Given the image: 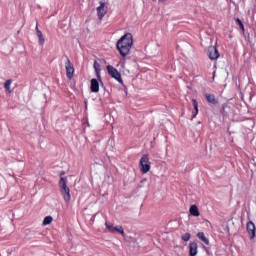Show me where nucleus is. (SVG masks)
<instances>
[{
	"mask_svg": "<svg viewBox=\"0 0 256 256\" xmlns=\"http://www.w3.org/2000/svg\"><path fill=\"white\" fill-rule=\"evenodd\" d=\"M191 239V234L185 233L182 235V241H189Z\"/></svg>",
	"mask_w": 256,
	"mask_h": 256,
	"instance_id": "412c9836",
	"label": "nucleus"
},
{
	"mask_svg": "<svg viewBox=\"0 0 256 256\" xmlns=\"http://www.w3.org/2000/svg\"><path fill=\"white\" fill-rule=\"evenodd\" d=\"M246 227H247L248 234L250 235V239H255V233H256L255 223H253V221H249Z\"/></svg>",
	"mask_w": 256,
	"mask_h": 256,
	"instance_id": "6e6552de",
	"label": "nucleus"
},
{
	"mask_svg": "<svg viewBox=\"0 0 256 256\" xmlns=\"http://www.w3.org/2000/svg\"><path fill=\"white\" fill-rule=\"evenodd\" d=\"M190 214L193 216V217H199L200 213H199V208H197L196 205H192L190 207Z\"/></svg>",
	"mask_w": 256,
	"mask_h": 256,
	"instance_id": "4468645a",
	"label": "nucleus"
},
{
	"mask_svg": "<svg viewBox=\"0 0 256 256\" xmlns=\"http://www.w3.org/2000/svg\"><path fill=\"white\" fill-rule=\"evenodd\" d=\"M100 68H101V65L99 64V62L95 61V62H94V69H95V71H96V74H97L98 79L101 77V76L99 75V73H100V71H101Z\"/></svg>",
	"mask_w": 256,
	"mask_h": 256,
	"instance_id": "6ab92c4d",
	"label": "nucleus"
},
{
	"mask_svg": "<svg viewBox=\"0 0 256 256\" xmlns=\"http://www.w3.org/2000/svg\"><path fill=\"white\" fill-rule=\"evenodd\" d=\"M51 223H53V217L46 216L43 220V225H51Z\"/></svg>",
	"mask_w": 256,
	"mask_h": 256,
	"instance_id": "aec40b11",
	"label": "nucleus"
},
{
	"mask_svg": "<svg viewBox=\"0 0 256 256\" xmlns=\"http://www.w3.org/2000/svg\"><path fill=\"white\" fill-rule=\"evenodd\" d=\"M197 242L190 243V255L195 256L197 255Z\"/></svg>",
	"mask_w": 256,
	"mask_h": 256,
	"instance_id": "2eb2a0df",
	"label": "nucleus"
},
{
	"mask_svg": "<svg viewBox=\"0 0 256 256\" xmlns=\"http://www.w3.org/2000/svg\"><path fill=\"white\" fill-rule=\"evenodd\" d=\"M197 237L200 241H202V243H204L205 245H209V239H207V237H205L204 232H198Z\"/></svg>",
	"mask_w": 256,
	"mask_h": 256,
	"instance_id": "ddd939ff",
	"label": "nucleus"
},
{
	"mask_svg": "<svg viewBox=\"0 0 256 256\" xmlns=\"http://www.w3.org/2000/svg\"><path fill=\"white\" fill-rule=\"evenodd\" d=\"M59 189H60V193L63 191L69 190V186H67V178H65V177L60 178Z\"/></svg>",
	"mask_w": 256,
	"mask_h": 256,
	"instance_id": "9d476101",
	"label": "nucleus"
},
{
	"mask_svg": "<svg viewBox=\"0 0 256 256\" xmlns=\"http://www.w3.org/2000/svg\"><path fill=\"white\" fill-rule=\"evenodd\" d=\"M207 55L211 61H217L219 57H221V54H219V50H217V47L210 46L208 47Z\"/></svg>",
	"mask_w": 256,
	"mask_h": 256,
	"instance_id": "423d86ee",
	"label": "nucleus"
},
{
	"mask_svg": "<svg viewBox=\"0 0 256 256\" xmlns=\"http://www.w3.org/2000/svg\"><path fill=\"white\" fill-rule=\"evenodd\" d=\"M206 100L208 103H211L212 105H217V99L215 98V95L213 94H205Z\"/></svg>",
	"mask_w": 256,
	"mask_h": 256,
	"instance_id": "f8f14e48",
	"label": "nucleus"
},
{
	"mask_svg": "<svg viewBox=\"0 0 256 256\" xmlns=\"http://www.w3.org/2000/svg\"><path fill=\"white\" fill-rule=\"evenodd\" d=\"M65 70L67 79H73L75 68H73V64L71 63V60H69V58L66 59Z\"/></svg>",
	"mask_w": 256,
	"mask_h": 256,
	"instance_id": "0eeeda50",
	"label": "nucleus"
},
{
	"mask_svg": "<svg viewBox=\"0 0 256 256\" xmlns=\"http://www.w3.org/2000/svg\"><path fill=\"white\" fill-rule=\"evenodd\" d=\"M90 89L92 93H99V81L93 78L90 81Z\"/></svg>",
	"mask_w": 256,
	"mask_h": 256,
	"instance_id": "1a4fd4ad",
	"label": "nucleus"
},
{
	"mask_svg": "<svg viewBox=\"0 0 256 256\" xmlns=\"http://www.w3.org/2000/svg\"><path fill=\"white\" fill-rule=\"evenodd\" d=\"M105 227L110 233H120V235H125V230L123 229V226H114L111 223L105 222Z\"/></svg>",
	"mask_w": 256,
	"mask_h": 256,
	"instance_id": "39448f33",
	"label": "nucleus"
},
{
	"mask_svg": "<svg viewBox=\"0 0 256 256\" xmlns=\"http://www.w3.org/2000/svg\"><path fill=\"white\" fill-rule=\"evenodd\" d=\"M60 193H61L65 203H69V201H71V190L70 189L64 190Z\"/></svg>",
	"mask_w": 256,
	"mask_h": 256,
	"instance_id": "9b49d317",
	"label": "nucleus"
},
{
	"mask_svg": "<svg viewBox=\"0 0 256 256\" xmlns=\"http://www.w3.org/2000/svg\"><path fill=\"white\" fill-rule=\"evenodd\" d=\"M37 31H39V26H36V33H37Z\"/></svg>",
	"mask_w": 256,
	"mask_h": 256,
	"instance_id": "b1692460",
	"label": "nucleus"
},
{
	"mask_svg": "<svg viewBox=\"0 0 256 256\" xmlns=\"http://www.w3.org/2000/svg\"><path fill=\"white\" fill-rule=\"evenodd\" d=\"M37 37L39 39V43L41 45H44L45 44V38L43 37V33L40 31V30H37Z\"/></svg>",
	"mask_w": 256,
	"mask_h": 256,
	"instance_id": "a211bd4d",
	"label": "nucleus"
},
{
	"mask_svg": "<svg viewBox=\"0 0 256 256\" xmlns=\"http://www.w3.org/2000/svg\"><path fill=\"white\" fill-rule=\"evenodd\" d=\"M160 1H162V3H165V1H167V0H160Z\"/></svg>",
	"mask_w": 256,
	"mask_h": 256,
	"instance_id": "393cba45",
	"label": "nucleus"
},
{
	"mask_svg": "<svg viewBox=\"0 0 256 256\" xmlns=\"http://www.w3.org/2000/svg\"><path fill=\"white\" fill-rule=\"evenodd\" d=\"M140 171H141V173H149V171H151V162H149V156L143 155L141 157Z\"/></svg>",
	"mask_w": 256,
	"mask_h": 256,
	"instance_id": "f03ea898",
	"label": "nucleus"
},
{
	"mask_svg": "<svg viewBox=\"0 0 256 256\" xmlns=\"http://www.w3.org/2000/svg\"><path fill=\"white\" fill-rule=\"evenodd\" d=\"M235 21H236V23H238V25L241 24V23H243V22L241 21V19H239V18H235Z\"/></svg>",
	"mask_w": 256,
	"mask_h": 256,
	"instance_id": "5701e85b",
	"label": "nucleus"
},
{
	"mask_svg": "<svg viewBox=\"0 0 256 256\" xmlns=\"http://www.w3.org/2000/svg\"><path fill=\"white\" fill-rule=\"evenodd\" d=\"M192 103L195 110V114L192 116V118L195 119V117H197V115L199 114V103L195 99H192Z\"/></svg>",
	"mask_w": 256,
	"mask_h": 256,
	"instance_id": "dca6fc26",
	"label": "nucleus"
},
{
	"mask_svg": "<svg viewBox=\"0 0 256 256\" xmlns=\"http://www.w3.org/2000/svg\"><path fill=\"white\" fill-rule=\"evenodd\" d=\"M116 47L122 57H127L133 47V35L131 33L124 34L117 42Z\"/></svg>",
	"mask_w": 256,
	"mask_h": 256,
	"instance_id": "f257e3e1",
	"label": "nucleus"
},
{
	"mask_svg": "<svg viewBox=\"0 0 256 256\" xmlns=\"http://www.w3.org/2000/svg\"><path fill=\"white\" fill-rule=\"evenodd\" d=\"M106 69L112 79H115L116 81H118V83H123V80L121 79V73H119V71L115 67L108 65Z\"/></svg>",
	"mask_w": 256,
	"mask_h": 256,
	"instance_id": "7ed1b4c3",
	"label": "nucleus"
},
{
	"mask_svg": "<svg viewBox=\"0 0 256 256\" xmlns=\"http://www.w3.org/2000/svg\"><path fill=\"white\" fill-rule=\"evenodd\" d=\"M13 83V80L8 79L4 83V89L7 91V93H11V84Z\"/></svg>",
	"mask_w": 256,
	"mask_h": 256,
	"instance_id": "f3484780",
	"label": "nucleus"
},
{
	"mask_svg": "<svg viewBox=\"0 0 256 256\" xmlns=\"http://www.w3.org/2000/svg\"><path fill=\"white\" fill-rule=\"evenodd\" d=\"M239 27L240 29H242V31H245V26L243 25V22H240Z\"/></svg>",
	"mask_w": 256,
	"mask_h": 256,
	"instance_id": "4be33fe9",
	"label": "nucleus"
},
{
	"mask_svg": "<svg viewBox=\"0 0 256 256\" xmlns=\"http://www.w3.org/2000/svg\"><path fill=\"white\" fill-rule=\"evenodd\" d=\"M96 11L99 21H103V17L107 15V4L101 1L100 5L96 8Z\"/></svg>",
	"mask_w": 256,
	"mask_h": 256,
	"instance_id": "20e7f679",
	"label": "nucleus"
}]
</instances>
